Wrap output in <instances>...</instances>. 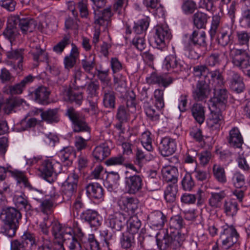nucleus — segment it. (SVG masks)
Here are the masks:
<instances>
[{"label":"nucleus","mask_w":250,"mask_h":250,"mask_svg":"<svg viewBox=\"0 0 250 250\" xmlns=\"http://www.w3.org/2000/svg\"><path fill=\"white\" fill-rule=\"evenodd\" d=\"M11 250H52L51 239L41 236L36 241L33 233L26 231L21 238V241L15 240L11 243Z\"/></svg>","instance_id":"f257e3e1"},{"label":"nucleus","mask_w":250,"mask_h":250,"mask_svg":"<svg viewBox=\"0 0 250 250\" xmlns=\"http://www.w3.org/2000/svg\"><path fill=\"white\" fill-rule=\"evenodd\" d=\"M188 230L184 232H175L166 229L164 231L162 238L156 236L157 245L160 250H167L168 249L176 250L181 247L188 236Z\"/></svg>","instance_id":"f03ea898"},{"label":"nucleus","mask_w":250,"mask_h":250,"mask_svg":"<svg viewBox=\"0 0 250 250\" xmlns=\"http://www.w3.org/2000/svg\"><path fill=\"white\" fill-rule=\"evenodd\" d=\"M1 217L3 222L1 231L8 237H13L19 227V220L21 218V213L15 208L6 207L1 210Z\"/></svg>","instance_id":"7ed1b4c3"},{"label":"nucleus","mask_w":250,"mask_h":250,"mask_svg":"<svg viewBox=\"0 0 250 250\" xmlns=\"http://www.w3.org/2000/svg\"><path fill=\"white\" fill-rule=\"evenodd\" d=\"M229 57L233 64L244 70L250 67V54L246 49L230 48Z\"/></svg>","instance_id":"20e7f679"},{"label":"nucleus","mask_w":250,"mask_h":250,"mask_svg":"<svg viewBox=\"0 0 250 250\" xmlns=\"http://www.w3.org/2000/svg\"><path fill=\"white\" fill-rule=\"evenodd\" d=\"M65 114L72 123L74 132H84L85 134H90V128L85 121L84 118L73 107L68 108Z\"/></svg>","instance_id":"39448f33"},{"label":"nucleus","mask_w":250,"mask_h":250,"mask_svg":"<svg viewBox=\"0 0 250 250\" xmlns=\"http://www.w3.org/2000/svg\"><path fill=\"white\" fill-rule=\"evenodd\" d=\"M125 184L127 192L135 195L140 192L143 187V176L141 174H133L125 171Z\"/></svg>","instance_id":"423d86ee"},{"label":"nucleus","mask_w":250,"mask_h":250,"mask_svg":"<svg viewBox=\"0 0 250 250\" xmlns=\"http://www.w3.org/2000/svg\"><path fill=\"white\" fill-rule=\"evenodd\" d=\"M61 165L59 163L46 160L42 162L39 168L40 175L49 183L54 181V177L60 173Z\"/></svg>","instance_id":"0eeeda50"},{"label":"nucleus","mask_w":250,"mask_h":250,"mask_svg":"<svg viewBox=\"0 0 250 250\" xmlns=\"http://www.w3.org/2000/svg\"><path fill=\"white\" fill-rule=\"evenodd\" d=\"M240 21L245 23L246 27L250 29V6L243 10ZM236 44L248 47L250 40V32H248L245 30L237 31L236 33Z\"/></svg>","instance_id":"6e6552de"},{"label":"nucleus","mask_w":250,"mask_h":250,"mask_svg":"<svg viewBox=\"0 0 250 250\" xmlns=\"http://www.w3.org/2000/svg\"><path fill=\"white\" fill-rule=\"evenodd\" d=\"M79 179V173L75 170L68 175L62 185V197L64 200H69L74 195L77 189Z\"/></svg>","instance_id":"1a4fd4ad"},{"label":"nucleus","mask_w":250,"mask_h":250,"mask_svg":"<svg viewBox=\"0 0 250 250\" xmlns=\"http://www.w3.org/2000/svg\"><path fill=\"white\" fill-rule=\"evenodd\" d=\"M220 238L222 240V247L228 249L238 242L239 234L233 226L225 225L223 227Z\"/></svg>","instance_id":"9d476101"},{"label":"nucleus","mask_w":250,"mask_h":250,"mask_svg":"<svg viewBox=\"0 0 250 250\" xmlns=\"http://www.w3.org/2000/svg\"><path fill=\"white\" fill-rule=\"evenodd\" d=\"M209 79L198 81L195 87L192 90V97L196 102H203L208 97L211 88L210 87Z\"/></svg>","instance_id":"9b49d317"},{"label":"nucleus","mask_w":250,"mask_h":250,"mask_svg":"<svg viewBox=\"0 0 250 250\" xmlns=\"http://www.w3.org/2000/svg\"><path fill=\"white\" fill-rule=\"evenodd\" d=\"M228 94L226 89L222 87L215 86L214 87V95L209 101L212 108L223 109L227 103Z\"/></svg>","instance_id":"f8f14e48"},{"label":"nucleus","mask_w":250,"mask_h":250,"mask_svg":"<svg viewBox=\"0 0 250 250\" xmlns=\"http://www.w3.org/2000/svg\"><path fill=\"white\" fill-rule=\"evenodd\" d=\"M11 21L18 25L22 33L32 32L37 25L36 21L32 18L23 15H17L11 18Z\"/></svg>","instance_id":"ddd939ff"},{"label":"nucleus","mask_w":250,"mask_h":250,"mask_svg":"<svg viewBox=\"0 0 250 250\" xmlns=\"http://www.w3.org/2000/svg\"><path fill=\"white\" fill-rule=\"evenodd\" d=\"M117 204L121 209L133 215L138 208L139 201L136 197L122 196L118 199Z\"/></svg>","instance_id":"4468645a"},{"label":"nucleus","mask_w":250,"mask_h":250,"mask_svg":"<svg viewBox=\"0 0 250 250\" xmlns=\"http://www.w3.org/2000/svg\"><path fill=\"white\" fill-rule=\"evenodd\" d=\"M154 29L155 43L158 47H162L166 45L167 42H169L172 37L170 29L167 25H157Z\"/></svg>","instance_id":"2eb2a0df"},{"label":"nucleus","mask_w":250,"mask_h":250,"mask_svg":"<svg viewBox=\"0 0 250 250\" xmlns=\"http://www.w3.org/2000/svg\"><path fill=\"white\" fill-rule=\"evenodd\" d=\"M158 148L163 157L170 156L175 152L177 148L175 140L168 136L163 137L158 145Z\"/></svg>","instance_id":"dca6fc26"},{"label":"nucleus","mask_w":250,"mask_h":250,"mask_svg":"<svg viewBox=\"0 0 250 250\" xmlns=\"http://www.w3.org/2000/svg\"><path fill=\"white\" fill-rule=\"evenodd\" d=\"M3 190L13 197V201L18 208L21 209H24L26 211L32 210V206L29 203L28 198L24 193L21 192L19 195L15 194L13 192V190L10 189L9 187L4 188Z\"/></svg>","instance_id":"f3484780"},{"label":"nucleus","mask_w":250,"mask_h":250,"mask_svg":"<svg viewBox=\"0 0 250 250\" xmlns=\"http://www.w3.org/2000/svg\"><path fill=\"white\" fill-rule=\"evenodd\" d=\"M62 235L61 239L70 250H82L81 245L75 236L74 231L71 228H65L63 230Z\"/></svg>","instance_id":"a211bd4d"},{"label":"nucleus","mask_w":250,"mask_h":250,"mask_svg":"<svg viewBox=\"0 0 250 250\" xmlns=\"http://www.w3.org/2000/svg\"><path fill=\"white\" fill-rule=\"evenodd\" d=\"M98 87V85L93 82L90 83L88 85V88L91 91L87 96V101L89 104L90 111L93 115H97L100 111L98 105L99 97L96 94Z\"/></svg>","instance_id":"6ab92c4d"},{"label":"nucleus","mask_w":250,"mask_h":250,"mask_svg":"<svg viewBox=\"0 0 250 250\" xmlns=\"http://www.w3.org/2000/svg\"><path fill=\"white\" fill-rule=\"evenodd\" d=\"M81 218L95 229L101 224V216L96 211L94 210L88 209L84 210L82 213Z\"/></svg>","instance_id":"aec40b11"},{"label":"nucleus","mask_w":250,"mask_h":250,"mask_svg":"<svg viewBox=\"0 0 250 250\" xmlns=\"http://www.w3.org/2000/svg\"><path fill=\"white\" fill-rule=\"evenodd\" d=\"M164 67L168 71L179 72L184 69L183 62L178 59L175 54L167 56L164 62Z\"/></svg>","instance_id":"412c9836"},{"label":"nucleus","mask_w":250,"mask_h":250,"mask_svg":"<svg viewBox=\"0 0 250 250\" xmlns=\"http://www.w3.org/2000/svg\"><path fill=\"white\" fill-rule=\"evenodd\" d=\"M103 103L104 106L110 109L115 108L116 96L115 92L112 87H102Z\"/></svg>","instance_id":"4be33fe9"},{"label":"nucleus","mask_w":250,"mask_h":250,"mask_svg":"<svg viewBox=\"0 0 250 250\" xmlns=\"http://www.w3.org/2000/svg\"><path fill=\"white\" fill-rule=\"evenodd\" d=\"M126 223L127 219L125 215L120 212H115L109 216V226L112 229L116 230H122Z\"/></svg>","instance_id":"5701e85b"},{"label":"nucleus","mask_w":250,"mask_h":250,"mask_svg":"<svg viewBox=\"0 0 250 250\" xmlns=\"http://www.w3.org/2000/svg\"><path fill=\"white\" fill-rule=\"evenodd\" d=\"M229 145L233 147L240 148L243 144V138L237 127H232L227 137Z\"/></svg>","instance_id":"b1692460"},{"label":"nucleus","mask_w":250,"mask_h":250,"mask_svg":"<svg viewBox=\"0 0 250 250\" xmlns=\"http://www.w3.org/2000/svg\"><path fill=\"white\" fill-rule=\"evenodd\" d=\"M229 75L230 88L238 93L242 92L245 88L242 78L238 73L233 71H230Z\"/></svg>","instance_id":"393cba45"},{"label":"nucleus","mask_w":250,"mask_h":250,"mask_svg":"<svg viewBox=\"0 0 250 250\" xmlns=\"http://www.w3.org/2000/svg\"><path fill=\"white\" fill-rule=\"evenodd\" d=\"M31 95L35 101L40 104L44 105L49 103L48 99L50 91L45 86H41L38 87L31 93Z\"/></svg>","instance_id":"a878e982"},{"label":"nucleus","mask_w":250,"mask_h":250,"mask_svg":"<svg viewBox=\"0 0 250 250\" xmlns=\"http://www.w3.org/2000/svg\"><path fill=\"white\" fill-rule=\"evenodd\" d=\"M174 79L170 76L159 75L156 73H152L150 77L146 78L147 83L149 84H158L166 88L173 83Z\"/></svg>","instance_id":"bb28decb"},{"label":"nucleus","mask_w":250,"mask_h":250,"mask_svg":"<svg viewBox=\"0 0 250 250\" xmlns=\"http://www.w3.org/2000/svg\"><path fill=\"white\" fill-rule=\"evenodd\" d=\"M221 110L218 108H215V110L210 109V113L207 119V125L209 128L217 129L220 126L223 122Z\"/></svg>","instance_id":"cd10ccee"},{"label":"nucleus","mask_w":250,"mask_h":250,"mask_svg":"<svg viewBox=\"0 0 250 250\" xmlns=\"http://www.w3.org/2000/svg\"><path fill=\"white\" fill-rule=\"evenodd\" d=\"M191 115L195 120L200 125L205 120L206 107L202 104L194 103L190 107Z\"/></svg>","instance_id":"c85d7f7f"},{"label":"nucleus","mask_w":250,"mask_h":250,"mask_svg":"<svg viewBox=\"0 0 250 250\" xmlns=\"http://www.w3.org/2000/svg\"><path fill=\"white\" fill-rule=\"evenodd\" d=\"M164 180L167 182H170L172 185H176L178 181L179 172L178 168L173 166L164 167L162 170Z\"/></svg>","instance_id":"c756f323"},{"label":"nucleus","mask_w":250,"mask_h":250,"mask_svg":"<svg viewBox=\"0 0 250 250\" xmlns=\"http://www.w3.org/2000/svg\"><path fill=\"white\" fill-rule=\"evenodd\" d=\"M87 193L91 198L100 200L103 199L104 190L102 187L97 183H90L86 187Z\"/></svg>","instance_id":"7c9ffc66"},{"label":"nucleus","mask_w":250,"mask_h":250,"mask_svg":"<svg viewBox=\"0 0 250 250\" xmlns=\"http://www.w3.org/2000/svg\"><path fill=\"white\" fill-rule=\"evenodd\" d=\"M209 18L207 14L198 11L192 16L193 25L198 29H205Z\"/></svg>","instance_id":"2f4dec72"},{"label":"nucleus","mask_w":250,"mask_h":250,"mask_svg":"<svg viewBox=\"0 0 250 250\" xmlns=\"http://www.w3.org/2000/svg\"><path fill=\"white\" fill-rule=\"evenodd\" d=\"M110 154V149L106 143L97 146L93 151V156L97 161H102Z\"/></svg>","instance_id":"473e14b6"},{"label":"nucleus","mask_w":250,"mask_h":250,"mask_svg":"<svg viewBox=\"0 0 250 250\" xmlns=\"http://www.w3.org/2000/svg\"><path fill=\"white\" fill-rule=\"evenodd\" d=\"M3 35L12 43L19 37V33L15 24L9 20L6 27L3 31Z\"/></svg>","instance_id":"72a5a7b5"},{"label":"nucleus","mask_w":250,"mask_h":250,"mask_svg":"<svg viewBox=\"0 0 250 250\" xmlns=\"http://www.w3.org/2000/svg\"><path fill=\"white\" fill-rule=\"evenodd\" d=\"M148 218L153 226L159 229L162 228L166 222V216L160 211L151 213Z\"/></svg>","instance_id":"f704fd0d"},{"label":"nucleus","mask_w":250,"mask_h":250,"mask_svg":"<svg viewBox=\"0 0 250 250\" xmlns=\"http://www.w3.org/2000/svg\"><path fill=\"white\" fill-rule=\"evenodd\" d=\"M169 231L176 230V232H184L188 229L185 227V223L183 218L180 215H175L171 217L169 222Z\"/></svg>","instance_id":"c9c22d12"},{"label":"nucleus","mask_w":250,"mask_h":250,"mask_svg":"<svg viewBox=\"0 0 250 250\" xmlns=\"http://www.w3.org/2000/svg\"><path fill=\"white\" fill-rule=\"evenodd\" d=\"M223 209L227 216L233 217L236 215L239 209L238 205L234 199H228L225 201Z\"/></svg>","instance_id":"e433bc0d"},{"label":"nucleus","mask_w":250,"mask_h":250,"mask_svg":"<svg viewBox=\"0 0 250 250\" xmlns=\"http://www.w3.org/2000/svg\"><path fill=\"white\" fill-rule=\"evenodd\" d=\"M72 48L70 54L64 59V67L68 70L73 67L76 63L77 59L79 56V52L77 46L74 44H72Z\"/></svg>","instance_id":"4c0bfd02"},{"label":"nucleus","mask_w":250,"mask_h":250,"mask_svg":"<svg viewBox=\"0 0 250 250\" xmlns=\"http://www.w3.org/2000/svg\"><path fill=\"white\" fill-rule=\"evenodd\" d=\"M149 104L148 103H145L144 105V110L147 118L152 122H157L160 119L161 109L156 107Z\"/></svg>","instance_id":"58836bf2"},{"label":"nucleus","mask_w":250,"mask_h":250,"mask_svg":"<svg viewBox=\"0 0 250 250\" xmlns=\"http://www.w3.org/2000/svg\"><path fill=\"white\" fill-rule=\"evenodd\" d=\"M41 117L42 120L48 124L56 123L60 120L57 108L49 109L45 111H42Z\"/></svg>","instance_id":"ea45409f"},{"label":"nucleus","mask_w":250,"mask_h":250,"mask_svg":"<svg viewBox=\"0 0 250 250\" xmlns=\"http://www.w3.org/2000/svg\"><path fill=\"white\" fill-rule=\"evenodd\" d=\"M135 163L137 165L141 168L144 164L147 162L150 161L153 159V156L150 154V152L146 151L137 148L135 154Z\"/></svg>","instance_id":"a19ab883"},{"label":"nucleus","mask_w":250,"mask_h":250,"mask_svg":"<svg viewBox=\"0 0 250 250\" xmlns=\"http://www.w3.org/2000/svg\"><path fill=\"white\" fill-rule=\"evenodd\" d=\"M23 49H20L12 50L7 52V57L8 58L18 61L17 66L15 64L12 65L13 68L15 70H17L18 68L21 70L22 68V62L23 59Z\"/></svg>","instance_id":"79ce46f5"},{"label":"nucleus","mask_w":250,"mask_h":250,"mask_svg":"<svg viewBox=\"0 0 250 250\" xmlns=\"http://www.w3.org/2000/svg\"><path fill=\"white\" fill-rule=\"evenodd\" d=\"M127 227L126 232L134 235L137 233L141 227V221L136 215H131L128 220H127Z\"/></svg>","instance_id":"37998d69"},{"label":"nucleus","mask_w":250,"mask_h":250,"mask_svg":"<svg viewBox=\"0 0 250 250\" xmlns=\"http://www.w3.org/2000/svg\"><path fill=\"white\" fill-rule=\"evenodd\" d=\"M9 172L11 173V176L16 180L17 184H22L24 188L29 189L32 188L31 184L23 172L18 170H10Z\"/></svg>","instance_id":"c03bdc74"},{"label":"nucleus","mask_w":250,"mask_h":250,"mask_svg":"<svg viewBox=\"0 0 250 250\" xmlns=\"http://www.w3.org/2000/svg\"><path fill=\"white\" fill-rule=\"evenodd\" d=\"M64 99L65 101L74 102L76 104L80 105L82 104L83 98L82 92L68 89L64 93Z\"/></svg>","instance_id":"a18cd8bd"},{"label":"nucleus","mask_w":250,"mask_h":250,"mask_svg":"<svg viewBox=\"0 0 250 250\" xmlns=\"http://www.w3.org/2000/svg\"><path fill=\"white\" fill-rule=\"evenodd\" d=\"M231 35V30L229 27L222 28L220 34L217 37L218 44L222 46L228 45L230 42V37Z\"/></svg>","instance_id":"49530a36"},{"label":"nucleus","mask_w":250,"mask_h":250,"mask_svg":"<svg viewBox=\"0 0 250 250\" xmlns=\"http://www.w3.org/2000/svg\"><path fill=\"white\" fill-rule=\"evenodd\" d=\"M213 176L220 183L225 184L227 182V176L223 167L220 165L214 164L212 167Z\"/></svg>","instance_id":"de8ad7c7"},{"label":"nucleus","mask_w":250,"mask_h":250,"mask_svg":"<svg viewBox=\"0 0 250 250\" xmlns=\"http://www.w3.org/2000/svg\"><path fill=\"white\" fill-rule=\"evenodd\" d=\"M211 196L209 199V205L213 208H219L221 207L222 201L226 197V194L224 191L219 192H211Z\"/></svg>","instance_id":"09e8293b"},{"label":"nucleus","mask_w":250,"mask_h":250,"mask_svg":"<svg viewBox=\"0 0 250 250\" xmlns=\"http://www.w3.org/2000/svg\"><path fill=\"white\" fill-rule=\"evenodd\" d=\"M83 72L79 67H76L74 70L73 79L71 81V86L74 89L83 88L85 84L82 79Z\"/></svg>","instance_id":"8fccbe9b"},{"label":"nucleus","mask_w":250,"mask_h":250,"mask_svg":"<svg viewBox=\"0 0 250 250\" xmlns=\"http://www.w3.org/2000/svg\"><path fill=\"white\" fill-rule=\"evenodd\" d=\"M189 37L190 41L197 46H204L206 44V33L204 31L194 30Z\"/></svg>","instance_id":"3c124183"},{"label":"nucleus","mask_w":250,"mask_h":250,"mask_svg":"<svg viewBox=\"0 0 250 250\" xmlns=\"http://www.w3.org/2000/svg\"><path fill=\"white\" fill-rule=\"evenodd\" d=\"M223 55L221 52H214L210 54L206 59L205 62L207 66L214 67L220 64Z\"/></svg>","instance_id":"603ef678"},{"label":"nucleus","mask_w":250,"mask_h":250,"mask_svg":"<svg viewBox=\"0 0 250 250\" xmlns=\"http://www.w3.org/2000/svg\"><path fill=\"white\" fill-rule=\"evenodd\" d=\"M178 191L177 185H168L165 190V199L167 202L173 203L175 201Z\"/></svg>","instance_id":"864d4df0"},{"label":"nucleus","mask_w":250,"mask_h":250,"mask_svg":"<svg viewBox=\"0 0 250 250\" xmlns=\"http://www.w3.org/2000/svg\"><path fill=\"white\" fill-rule=\"evenodd\" d=\"M81 65L85 72L91 73L96 65L95 56L91 54L86 56L84 59L82 60Z\"/></svg>","instance_id":"5fc2aeb1"},{"label":"nucleus","mask_w":250,"mask_h":250,"mask_svg":"<svg viewBox=\"0 0 250 250\" xmlns=\"http://www.w3.org/2000/svg\"><path fill=\"white\" fill-rule=\"evenodd\" d=\"M149 24V22L147 18L141 19L134 23L133 31L136 34L142 35L146 31Z\"/></svg>","instance_id":"6e6d98bb"},{"label":"nucleus","mask_w":250,"mask_h":250,"mask_svg":"<svg viewBox=\"0 0 250 250\" xmlns=\"http://www.w3.org/2000/svg\"><path fill=\"white\" fill-rule=\"evenodd\" d=\"M90 134H85L84 138L81 136H76L75 137V146L78 151L85 149L87 147V142L90 140Z\"/></svg>","instance_id":"4d7b16f0"},{"label":"nucleus","mask_w":250,"mask_h":250,"mask_svg":"<svg viewBox=\"0 0 250 250\" xmlns=\"http://www.w3.org/2000/svg\"><path fill=\"white\" fill-rule=\"evenodd\" d=\"M131 113H132L126 109L124 105H120L117 109L116 118L119 122L125 123L129 120Z\"/></svg>","instance_id":"13d9d810"},{"label":"nucleus","mask_w":250,"mask_h":250,"mask_svg":"<svg viewBox=\"0 0 250 250\" xmlns=\"http://www.w3.org/2000/svg\"><path fill=\"white\" fill-rule=\"evenodd\" d=\"M29 54L32 55L33 61L36 62L34 65L36 66L38 65L39 62L41 61V58L46 56L45 51L41 48L39 45L31 47Z\"/></svg>","instance_id":"bf43d9fd"},{"label":"nucleus","mask_w":250,"mask_h":250,"mask_svg":"<svg viewBox=\"0 0 250 250\" xmlns=\"http://www.w3.org/2000/svg\"><path fill=\"white\" fill-rule=\"evenodd\" d=\"M209 70L206 64H200L195 66L193 68V74L195 77L201 78L203 77L204 80H208V75Z\"/></svg>","instance_id":"052dcab7"},{"label":"nucleus","mask_w":250,"mask_h":250,"mask_svg":"<svg viewBox=\"0 0 250 250\" xmlns=\"http://www.w3.org/2000/svg\"><path fill=\"white\" fill-rule=\"evenodd\" d=\"M197 8L196 2L193 0H184L181 5L183 12L187 15L192 14Z\"/></svg>","instance_id":"680f3d73"},{"label":"nucleus","mask_w":250,"mask_h":250,"mask_svg":"<svg viewBox=\"0 0 250 250\" xmlns=\"http://www.w3.org/2000/svg\"><path fill=\"white\" fill-rule=\"evenodd\" d=\"M211 81L213 82L214 87L215 86L222 87L224 84V78L219 69L210 71L208 73Z\"/></svg>","instance_id":"e2e57ef3"},{"label":"nucleus","mask_w":250,"mask_h":250,"mask_svg":"<svg viewBox=\"0 0 250 250\" xmlns=\"http://www.w3.org/2000/svg\"><path fill=\"white\" fill-rule=\"evenodd\" d=\"M151 133L146 130L142 133L141 137V144L146 150L151 152L153 150L152 146V138L150 137Z\"/></svg>","instance_id":"0e129e2a"},{"label":"nucleus","mask_w":250,"mask_h":250,"mask_svg":"<svg viewBox=\"0 0 250 250\" xmlns=\"http://www.w3.org/2000/svg\"><path fill=\"white\" fill-rule=\"evenodd\" d=\"M221 17L219 14H215L212 16L210 28L209 31V35L211 39H213L215 38L218 28H219L221 23Z\"/></svg>","instance_id":"69168bd1"},{"label":"nucleus","mask_w":250,"mask_h":250,"mask_svg":"<svg viewBox=\"0 0 250 250\" xmlns=\"http://www.w3.org/2000/svg\"><path fill=\"white\" fill-rule=\"evenodd\" d=\"M97 77L102 83V88L110 87L111 79L109 77V69H107L105 70L97 69Z\"/></svg>","instance_id":"338daca9"},{"label":"nucleus","mask_w":250,"mask_h":250,"mask_svg":"<svg viewBox=\"0 0 250 250\" xmlns=\"http://www.w3.org/2000/svg\"><path fill=\"white\" fill-rule=\"evenodd\" d=\"M17 104V100L14 98L6 99L0 101V108H2L5 113L7 114L10 113Z\"/></svg>","instance_id":"774afa93"}]
</instances>
